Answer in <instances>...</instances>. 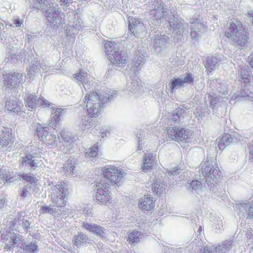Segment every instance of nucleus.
Instances as JSON below:
<instances>
[{
  "mask_svg": "<svg viewBox=\"0 0 253 253\" xmlns=\"http://www.w3.org/2000/svg\"><path fill=\"white\" fill-rule=\"evenodd\" d=\"M224 33L225 36L230 39L236 46L244 47L248 43V30L237 19H232L229 21Z\"/></svg>",
  "mask_w": 253,
  "mask_h": 253,
  "instance_id": "1",
  "label": "nucleus"
},
{
  "mask_svg": "<svg viewBox=\"0 0 253 253\" xmlns=\"http://www.w3.org/2000/svg\"><path fill=\"white\" fill-rule=\"evenodd\" d=\"M108 99L107 97H104L103 95L95 90L87 92L84 99L87 116L90 117H97Z\"/></svg>",
  "mask_w": 253,
  "mask_h": 253,
  "instance_id": "2",
  "label": "nucleus"
},
{
  "mask_svg": "<svg viewBox=\"0 0 253 253\" xmlns=\"http://www.w3.org/2000/svg\"><path fill=\"white\" fill-rule=\"evenodd\" d=\"M105 53L111 63L117 67H124L127 61L126 51L121 50L118 43L113 41H107L104 43Z\"/></svg>",
  "mask_w": 253,
  "mask_h": 253,
  "instance_id": "3",
  "label": "nucleus"
},
{
  "mask_svg": "<svg viewBox=\"0 0 253 253\" xmlns=\"http://www.w3.org/2000/svg\"><path fill=\"white\" fill-rule=\"evenodd\" d=\"M43 0H33L35 8L45 11L46 19L51 26L58 28L62 24V18L53 7V2L46 3Z\"/></svg>",
  "mask_w": 253,
  "mask_h": 253,
  "instance_id": "4",
  "label": "nucleus"
},
{
  "mask_svg": "<svg viewBox=\"0 0 253 253\" xmlns=\"http://www.w3.org/2000/svg\"><path fill=\"white\" fill-rule=\"evenodd\" d=\"M166 133L169 140L179 144L190 142L193 137V132L190 129L177 126L167 127Z\"/></svg>",
  "mask_w": 253,
  "mask_h": 253,
  "instance_id": "5",
  "label": "nucleus"
},
{
  "mask_svg": "<svg viewBox=\"0 0 253 253\" xmlns=\"http://www.w3.org/2000/svg\"><path fill=\"white\" fill-rule=\"evenodd\" d=\"M69 192L67 183L63 181H59L52 190L51 199L54 206L59 208H64L67 203L66 200Z\"/></svg>",
  "mask_w": 253,
  "mask_h": 253,
  "instance_id": "6",
  "label": "nucleus"
},
{
  "mask_svg": "<svg viewBox=\"0 0 253 253\" xmlns=\"http://www.w3.org/2000/svg\"><path fill=\"white\" fill-rule=\"evenodd\" d=\"M102 172L104 177L115 184L121 182L124 174L122 168L112 165L103 168Z\"/></svg>",
  "mask_w": 253,
  "mask_h": 253,
  "instance_id": "7",
  "label": "nucleus"
},
{
  "mask_svg": "<svg viewBox=\"0 0 253 253\" xmlns=\"http://www.w3.org/2000/svg\"><path fill=\"white\" fill-rule=\"evenodd\" d=\"M201 170L208 184L209 183L216 182L218 178H220L221 171L217 164H215L214 167L208 162H205L202 166Z\"/></svg>",
  "mask_w": 253,
  "mask_h": 253,
  "instance_id": "8",
  "label": "nucleus"
},
{
  "mask_svg": "<svg viewBox=\"0 0 253 253\" xmlns=\"http://www.w3.org/2000/svg\"><path fill=\"white\" fill-rule=\"evenodd\" d=\"M128 30L131 35L137 38H143L147 33V29L143 22L140 19L134 17L129 20Z\"/></svg>",
  "mask_w": 253,
  "mask_h": 253,
  "instance_id": "9",
  "label": "nucleus"
},
{
  "mask_svg": "<svg viewBox=\"0 0 253 253\" xmlns=\"http://www.w3.org/2000/svg\"><path fill=\"white\" fill-rule=\"evenodd\" d=\"M108 188V183L104 181L96 184L95 199L99 204L106 205L111 203L112 198Z\"/></svg>",
  "mask_w": 253,
  "mask_h": 253,
  "instance_id": "10",
  "label": "nucleus"
},
{
  "mask_svg": "<svg viewBox=\"0 0 253 253\" xmlns=\"http://www.w3.org/2000/svg\"><path fill=\"white\" fill-rule=\"evenodd\" d=\"M16 139L15 135L11 128L4 127L1 131L0 135V147L1 148H6L10 151L11 146Z\"/></svg>",
  "mask_w": 253,
  "mask_h": 253,
  "instance_id": "11",
  "label": "nucleus"
},
{
  "mask_svg": "<svg viewBox=\"0 0 253 253\" xmlns=\"http://www.w3.org/2000/svg\"><path fill=\"white\" fill-rule=\"evenodd\" d=\"M23 76L19 73L6 74L3 79L4 85L11 89L17 88L22 81Z\"/></svg>",
  "mask_w": 253,
  "mask_h": 253,
  "instance_id": "12",
  "label": "nucleus"
},
{
  "mask_svg": "<svg viewBox=\"0 0 253 253\" xmlns=\"http://www.w3.org/2000/svg\"><path fill=\"white\" fill-rule=\"evenodd\" d=\"M138 207L144 211L152 212L155 207L153 198L150 195H144L140 199Z\"/></svg>",
  "mask_w": 253,
  "mask_h": 253,
  "instance_id": "13",
  "label": "nucleus"
},
{
  "mask_svg": "<svg viewBox=\"0 0 253 253\" xmlns=\"http://www.w3.org/2000/svg\"><path fill=\"white\" fill-rule=\"evenodd\" d=\"M22 103L16 98H9L5 104V108L13 114H19L22 112Z\"/></svg>",
  "mask_w": 253,
  "mask_h": 253,
  "instance_id": "14",
  "label": "nucleus"
},
{
  "mask_svg": "<svg viewBox=\"0 0 253 253\" xmlns=\"http://www.w3.org/2000/svg\"><path fill=\"white\" fill-rule=\"evenodd\" d=\"M25 106L30 111H34L39 106V98L35 94L27 93L24 97Z\"/></svg>",
  "mask_w": 253,
  "mask_h": 253,
  "instance_id": "15",
  "label": "nucleus"
},
{
  "mask_svg": "<svg viewBox=\"0 0 253 253\" xmlns=\"http://www.w3.org/2000/svg\"><path fill=\"white\" fill-rule=\"evenodd\" d=\"M83 226L88 231L96 234L101 238H103L104 237V234H105L106 230L104 227L97 224H89L87 223H84Z\"/></svg>",
  "mask_w": 253,
  "mask_h": 253,
  "instance_id": "16",
  "label": "nucleus"
},
{
  "mask_svg": "<svg viewBox=\"0 0 253 253\" xmlns=\"http://www.w3.org/2000/svg\"><path fill=\"white\" fill-rule=\"evenodd\" d=\"M156 163V161L153 159V156L152 153L145 154L142 165V170L144 172H146L148 170L152 169Z\"/></svg>",
  "mask_w": 253,
  "mask_h": 253,
  "instance_id": "17",
  "label": "nucleus"
},
{
  "mask_svg": "<svg viewBox=\"0 0 253 253\" xmlns=\"http://www.w3.org/2000/svg\"><path fill=\"white\" fill-rule=\"evenodd\" d=\"M240 82L244 84V86L250 84L252 80H253V75L250 69L248 68H241L240 71Z\"/></svg>",
  "mask_w": 253,
  "mask_h": 253,
  "instance_id": "18",
  "label": "nucleus"
},
{
  "mask_svg": "<svg viewBox=\"0 0 253 253\" xmlns=\"http://www.w3.org/2000/svg\"><path fill=\"white\" fill-rule=\"evenodd\" d=\"M33 155L28 154L25 157H22L20 161L21 166H29L33 169H35L38 167V164L36 160L33 159Z\"/></svg>",
  "mask_w": 253,
  "mask_h": 253,
  "instance_id": "19",
  "label": "nucleus"
},
{
  "mask_svg": "<svg viewBox=\"0 0 253 253\" xmlns=\"http://www.w3.org/2000/svg\"><path fill=\"white\" fill-rule=\"evenodd\" d=\"M63 109L61 108H57L53 111L51 113V119L50 121L49 125L52 127H55L56 124L61 120V117L62 115ZM55 128H54L55 129Z\"/></svg>",
  "mask_w": 253,
  "mask_h": 253,
  "instance_id": "20",
  "label": "nucleus"
},
{
  "mask_svg": "<svg viewBox=\"0 0 253 253\" xmlns=\"http://www.w3.org/2000/svg\"><path fill=\"white\" fill-rule=\"evenodd\" d=\"M10 238L11 240L10 241V244L5 247V250L6 251L13 250L15 247L18 246V242L21 241L19 235L14 233L11 234Z\"/></svg>",
  "mask_w": 253,
  "mask_h": 253,
  "instance_id": "21",
  "label": "nucleus"
},
{
  "mask_svg": "<svg viewBox=\"0 0 253 253\" xmlns=\"http://www.w3.org/2000/svg\"><path fill=\"white\" fill-rule=\"evenodd\" d=\"M231 136L228 133H224L220 138L218 141V148L220 150H223L226 146L231 143Z\"/></svg>",
  "mask_w": 253,
  "mask_h": 253,
  "instance_id": "22",
  "label": "nucleus"
},
{
  "mask_svg": "<svg viewBox=\"0 0 253 253\" xmlns=\"http://www.w3.org/2000/svg\"><path fill=\"white\" fill-rule=\"evenodd\" d=\"M217 63L216 59L214 57H209L207 59L205 66L207 69L208 74L215 69Z\"/></svg>",
  "mask_w": 253,
  "mask_h": 253,
  "instance_id": "23",
  "label": "nucleus"
},
{
  "mask_svg": "<svg viewBox=\"0 0 253 253\" xmlns=\"http://www.w3.org/2000/svg\"><path fill=\"white\" fill-rule=\"evenodd\" d=\"M88 239L86 238V236L83 233H80L74 237V244L77 247H80L82 245L86 244Z\"/></svg>",
  "mask_w": 253,
  "mask_h": 253,
  "instance_id": "24",
  "label": "nucleus"
},
{
  "mask_svg": "<svg viewBox=\"0 0 253 253\" xmlns=\"http://www.w3.org/2000/svg\"><path fill=\"white\" fill-rule=\"evenodd\" d=\"M157 8H154L153 11L155 12L153 13V16L156 20H159L163 18L165 16V8L161 4L159 3V2H157Z\"/></svg>",
  "mask_w": 253,
  "mask_h": 253,
  "instance_id": "25",
  "label": "nucleus"
},
{
  "mask_svg": "<svg viewBox=\"0 0 253 253\" xmlns=\"http://www.w3.org/2000/svg\"><path fill=\"white\" fill-rule=\"evenodd\" d=\"M142 234L141 232L138 231H133L129 233L128 235L127 241L130 244L138 243L140 241V239Z\"/></svg>",
  "mask_w": 253,
  "mask_h": 253,
  "instance_id": "26",
  "label": "nucleus"
},
{
  "mask_svg": "<svg viewBox=\"0 0 253 253\" xmlns=\"http://www.w3.org/2000/svg\"><path fill=\"white\" fill-rule=\"evenodd\" d=\"M20 247L25 252V253H35L38 250V246L36 243L33 242H31L30 244Z\"/></svg>",
  "mask_w": 253,
  "mask_h": 253,
  "instance_id": "27",
  "label": "nucleus"
},
{
  "mask_svg": "<svg viewBox=\"0 0 253 253\" xmlns=\"http://www.w3.org/2000/svg\"><path fill=\"white\" fill-rule=\"evenodd\" d=\"M36 132L39 139L42 142L49 133L47 130L45 129V127L42 126L41 125L37 126Z\"/></svg>",
  "mask_w": 253,
  "mask_h": 253,
  "instance_id": "28",
  "label": "nucleus"
},
{
  "mask_svg": "<svg viewBox=\"0 0 253 253\" xmlns=\"http://www.w3.org/2000/svg\"><path fill=\"white\" fill-rule=\"evenodd\" d=\"M183 114L184 110L182 109H176L170 115V119L174 122L180 121Z\"/></svg>",
  "mask_w": 253,
  "mask_h": 253,
  "instance_id": "29",
  "label": "nucleus"
},
{
  "mask_svg": "<svg viewBox=\"0 0 253 253\" xmlns=\"http://www.w3.org/2000/svg\"><path fill=\"white\" fill-rule=\"evenodd\" d=\"M56 139L55 135L49 133L42 142L47 146H53L55 144Z\"/></svg>",
  "mask_w": 253,
  "mask_h": 253,
  "instance_id": "30",
  "label": "nucleus"
},
{
  "mask_svg": "<svg viewBox=\"0 0 253 253\" xmlns=\"http://www.w3.org/2000/svg\"><path fill=\"white\" fill-rule=\"evenodd\" d=\"M98 147L97 144L93 145L86 152V157L94 158L98 155Z\"/></svg>",
  "mask_w": 253,
  "mask_h": 253,
  "instance_id": "31",
  "label": "nucleus"
},
{
  "mask_svg": "<svg viewBox=\"0 0 253 253\" xmlns=\"http://www.w3.org/2000/svg\"><path fill=\"white\" fill-rule=\"evenodd\" d=\"M182 82V79L178 78L174 79L170 81L169 84L170 91L172 92L175 87H179L180 86H183Z\"/></svg>",
  "mask_w": 253,
  "mask_h": 253,
  "instance_id": "32",
  "label": "nucleus"
},
{
  "mask_svg": "<svg viewBox=\"0 0 253 253\" xmlns=\"http://www.w3.org/2000/svg\"><path fill=\"white\" fill-rule=\"evenodd\" d=\"M151 190L154 194H161L163 192L162 187H160V184L157 180H154L151 184Z\"/></svg>",
  "mask_w": 253,
  "mask_h": 253,
  "instance_id": "33",
  "label": "nucleus"
},
{
  "mask_svg": "<svg viewBox=\"0 0 253 253\" xmlns=\"http://www.w3.org/2000/svg\"><path fill=\"white\" fill-rule=\"evenodd\" d=\"M20 176L24 180L29 182L31 184H36L38 181L35 176L28 174H22Z\"/></svg>",
  "mask_w": 253,
  "mask_h": 253,
  "instance_id": "34",
  "label": "nucleus"
},
{
  "mask_svg": "<svg viewBox=\"0 0 253 253\" xmlns=\"http://www.w3.org/2000/svg\"><path fill=\"white\" fill-rule=\"evenodd\" d=\"M87 75V73L80 71L74 75V78L78 81L83 83L86 79Z\"/></svg>",
  "mask_w": 253,
  "mask_h": 253,
  "instance_id": "35",
  "label": "nucleus"
},
{
  "mask_svg": "<svg viewBox=\"0 0 253 253\" xmlns=\"http://www.w3.org/2000/svg\"><path fill=\"white\" fill-rule=\"evenodd\" d=\"M40 211L42 214H45L47 213L52 214L56 212L55 210L49 206H42L40 208Z\"/></svg>",
  "mask_w": 253,
  "mask_h": 253,
  "instance_id": "36",
  "label": "nucleus"
},
{
  "mask_svg": "<svg viewBox=\"0 0 253 253\" xmlns=\"http://www.w3.org/2000/svg\"><path fill=\"white\" fill-rule=\"evenodd\" d=\"M1 176L2 179L5 180L6 182H8L13 177V174H11L10 171L5 170H1Z\"/></svg>",
  "mask_w": 253,
  "mask_h": 253,
  "instance_id": "37",
  "label": "nucleus"
},
{
  "mask_svg": "<svg viewBox=\"0 0 253 253\" xmlns=\"http://www.w3.org/2000/svg\"><path fill=\"white\" fill-rule=\"evenodd\" d=\"M182 81L183 85L185 84H193L194 82L193 75L191 73H187L185 77L182 79Z\"/></svg>",
  "mask_w": 253,
  "mask_h": 253,
  "instance_id": "38",
  "label": "nucleus"
},
{
  "mask_svg": "<svg viewBox=\"0 0 253 253\" xmlns=\"http://www.w3.org/2000/svg\"><path fill=\"white\" fill-rule=\"evenodd\" d=\"M190 185L192 189L196 191L201 189L202 187V184L201 182L197 180H192L190 182Z\"/></svg>",
  "mask_w": 253,
  "mask_h": 253,
  "instance_id": "39",
  "label": "nucleus"
},
{
  "mask_svg": "<svg viewBox=\"0 0 253 253\" xmlns=\"http://www.w3.org/2000/svg\"><path fill=\"white\" fill-rule=\"evenodd\" d=\"M202 27H204L202 23H197L195 24V28L192 29L190 33V35L192 38H196L198 37V33L197 32L195 31V29L197 28V29H198Z\"/></svg>",
  "mask_w": 253,
  "mask_h": 253,
  "instance_id": "40",
  "label": "nucleus"
},
{
  "mask_svg": "<svg viewBox=\"0 0 253 253\" xmlns=\"http://www.w3.org/2000/svg\"><path fill=\"white\" fill-rule=\"evenodd\" d=\"M61 137H62L61 142H70V143H74L75 139V138L71 135H69L64 133H63L61 135Z\"/></svg>",
  "mask_w": 253,
  "mask_h": 253,
  "instance_id": "41",
  "label": "nucleus"
},
{
  "mask_svg": "<svg viewBox=\"0 0 253 253\" xmlns=\"http://www.w3.org/2000/svg\"><path fill=\"white\" fill-rule=\"evenodd\" d=\"M74 143H70L69 141L68 142H61L62 146L60 148L63 150L65 149L66 151H69L73 148Z\"/></svg>",
  "mask_w": 253,
  "mask_h": 253,
  "instance_id": "42",
  "label": "nucleus"
},
{
  "mask_svg": "<svg viewBox=\"0 0 253 253\" xmlns=\"http://www.w3.org/2000/svg\"><path fill=\"white\" fill-rule=\"evenodd\" d=\"M51 103L43 97L39 98V106H42L44 108H47L49 107Z\"/></svg>",
  "mask_w": 253,
  "mask_h": 253,
  "instance_id": "43",
  "label": "nucleus"
},
{
  "mask_svg": "<svg viewBox=\"0 0 253 253\" xmlns=\"http://www.w3.org/2000/svg\"><path fill=\"white\" fill-rule=\"evenodd\" d=\"M246 61L250 67L253 69V51L249 55Z\"/></svg>",
  "mask_w": 253,
  "mask_h": 253,
  "instance_id": "44",
  "label": "nucleus"
},
{
  "mask_svg": "<svg viewBox=\"0 0 253 253\" xmlns=\"http://www.w3.org/2000/svg\"><path fill=\"white\" fill-rule=\"evenodd\" d=\"M20 195L23 198H25L28 196L29 194L28 190L26 188H23L20 191Z\"/></svg>",
  "mask_w": 253,
  "mask_h": 253,
  "instance_id": "45",
  "label": "nucleus"
},
{
  "mask_svg": "<svg viewBox=\"0 0 253 253\" xmlns=\"http://www.w3.org/2000/svg\"><path fill=\"white\" fill-rule=\"evenodd\" d=\"M13 23L17 27H19L21 26L22 22H21L19 18L15 19L13 21Z\"/></svg>",
  "mask_w": 253,
  "mask_h": 253,
  "instance_id": "46",
  "label": "nucleus"
},
{
  "mask_svg": "<svg viewBox=\"0 0 253 253\" xmlns=\"http://www.w3.org/2000/svg\"><path fill=\"white\" fill-rule=\"evenodd\" d=\"M248 218H253V207L251 206L249 208Z\"/></svg>",
  "mask_w": 253,
  "mask_h": 253,
  "instance_id": "47",
  "label": "nucleus"
},
{
  "mask_svg": "<svg viewBox=\"0 0 253 253\" xmlns=\"http://www.w3.org/2000/svg\"><path fill=\"white\" fill-rule=\"evenodd\" d=\"M247 16L250 18L252 24L253 25V12L252 11H249L247 13Z\"/></svg>",
  "mask_w": 253,
  "mask_h": 253,
  "instance_id": "48",
  "label": "nucleus"
},
{
  "mask_svg": "<svg viewBox=\"0 0 253 253\" xmlns=\"http://www.w3.org/2000/svg\"><path fill=\"white\" fill-rule=\"evenodd\" d=\"M71 0H59L60 5H68Z\"/></svg>",
  "mask_w": 253,
  "mask_h": 253,
  "instance_id": "49",
  "label": "nucleus"
},
{
  "mask_svg": "<svg viewBox=\"0 0 253 253\" xmlns=\"http://www.w3.org/2000/svg\"><path fill=\"white\" fill-rule=\"evenodd\" d=\"M202 253H212V252L209 250L208 247H205Z\"/></svg>",
  "mask_w": 253,
  "mask_h": 253,
  "instance_id": "50",
  "label": "nucleus"
},
{
  "mask_svg": "<svg viewBox=\"0 0 253 253\" xmlns=\"http://www.w3.org/2000/svg\"><path fill=\"white\" fill-rule=\"evenodd\" d=\"M5 203V200L4 199H2L0 200V204L3 206Z\"/></svg>",
  "mask_w": 253,
  "mask_h": 253,
  "instance_id": "51",
  "label": "nucleus"
},
{
  "mask_svg": "<svg viewBox=\"0 0 253 253\" xmlns=\"http://www.w3.org/2000/svg\"><path fill=\"white\" fill-rule=\"evenodd\" d=\"M106 133H107V131H103V132H102V135H101V137H102V138H103V137H104L105 136H107V135H106Z\"/></svg>",
  "mask_w": 253,
  "mask_h": 253,
  "instance_id": "52",
  "label": "nucleus"
},
{
  "mask_svg": "<svg viewBox=\"0 0 253 253\" xmlns=\"http://www.w3.org/2000/svg\"><path fill=\"white\" fill-rule=\"evenodd\" d=\"M203 231V228L201 226H200L198 230V232L200 233Z\"/></svg>",
  "mask_w": 253,
  "mask_h": 253,
  "instance_id": "53",
  "label": "nucleus"
},
{
  "mask_svg": "<svg viewBox=\"0 0 253 253\" xmlns=\"http://www.w3.org/2000/svg\"><path fill=\"white\" fill-rule=\"evenodd\" d=\"M139 62H138V63L136 62V64H135V65L136 66H137V64H138V66H139L142 62V61L141 60H139Z\"/></svg>",
  "mask_w": 253,
  "mask_h": 253,
  "instance_id": "54",
  "label": "nucleus"
},
{
  "mask_svg": "<svg viewBox=\"0 0 253 253\" xmlns=\"http://www.w3.org/2000/svg\"><path fill=\"white\" fill-rule=\"evenodd\" d=\"M45 1V2L46 3H50V2H52V0H42V1Z\"/></svg>",
  "mask_w": 253,
  "mask_h": 253,
  "instance_id": "55",
  "label": "nucleus"
},
{
  "mask_svg": "<svg viewBox=\"0 0 253 253\" xmlns=\"http://www.w3.org/2000/svg\"><path fill=\"white\" fill-rule=\"evenodd\" d=\"M1 176V169H0V177Z\"/></svg>",
  "mask_w": 253,
  "mask_h": 253,
  "instance_id": "56",
  "label": "nucleus"
},
{
  "mask_svg": "<svg viewBox=\"0 0 253 253\" xmlns=\"http://www.w3.org/2000/svg\"><path fill=\"white\" fill-rule=\"evenodd\" d=\"M3 236H4V234H2L1 236L2 238H4V237H3Z\"/></svg>",
  "mask_w": 253,
  "mask_h": 253,
  "instance_id": "57",
  "label": "nucleus"
},
{
  "mask_svg": "<svg viewBox=\"0 0 253 253\" xmlns=\"http://www.w3.org/2000/svg\"><path fill=\"white\" fill-rule=\"evenodd\" d=\"M252 154L253 155V151L252 152Z\"/></svg>",
  "mask_w": 253,
  "mask_h": 253,
  "instance_id": "58",
  "label": "nucleus"
}]
</instances>
